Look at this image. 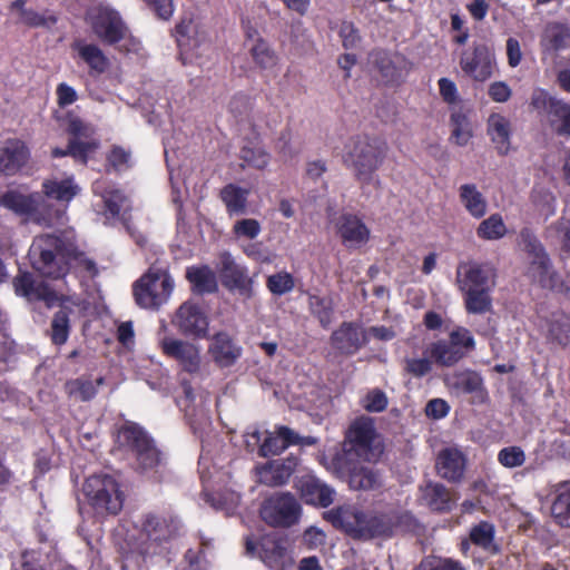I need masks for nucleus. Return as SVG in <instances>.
I'll return each instance as SVG.
<instances>
[{"instance_id":"obj_38","label":"nucleus","mask_w":570,"mask_h":570,"mask_svg":"<svg viewBox=\"0 0 570 570\" xmlns=\"http://www.w3.org/2000/svg\"><path fill=\"white\" fill-rule=\"evenodd\" d=\"M551 515L561 528H570V481L558 484L551 504Z\"/></svg>"},{"instance_id":"obj_58","label":"nucleus","mask_w":570,"mask_h":570,"mask_svg":"<svg viewBox=\"0 0 570 570\" xmlns=\"http://www.w3.org/2000/svg\"><path fill=\"white\" fill-rule=\"evenodd\" d=\"M521 243L530 257L547 252L542 243L530 228H522L520 232Z\"/></svg>"},{"instance_id":"obj_42","label":"nucleus","mask_w":570,"mask_h":570,"mask_svg":"<svg viewBox=\"0 0 570 570\" xmlns=\"http://www.w3.org/2000/svg\"><path fill=\"white\" fill-rule=\"evenodd\" d=\"M450 124L452 127L451 138L458 146L468 145L472 138V127L469 119V110L463 107L453 108L450 117Z\"/></svg>"},{"instance_id":"obj_52","label":"nucleus","mask_w":570,"mask_h":570,"mask_svg":"<svg viewBox=\"0 0 570 570\" xmlns=\"http://www.w3.org/2000/svg\"><path fill=\"white\" fill-rule=\"evenodd\" d=\"M549 335L559 345L567 346L570 343V317L562 315L554 318L550 324Z\"/></svg>"},{"instance_id":"obj_50","label":"nucleus","mask_w":570,"mask_h":570,"mask_svg":"<svg viewBox=\"0 0 570 570\" xmlns=\"http://www.w3.org/2000/svg\"><path fill=\"white\" fill-rule=\"evenodd\" d=\"M254 102L255 99L252 96L245 92H237L232 97L228 109L236 119L242 121L250 115Z\"/></svg>"},{"instance_id":"obj_12","label":"nucleus","mask_w":570,"mask_h":570,"mask_svg":"<svg viewBox=\"0 0 570 570\" xmlns=\"http://www.w3.org/2000/svg\"><path fill=\"white\" fill-rule=\"evenodd\" d=\"M530 107L558 135L570 136V105L543 88L533 90Z\"/></svg>"},{"instance_id":"obj_64","label":"nucleus","mask_w":570,"mask_h":570,"mask_svg":"<svg viewBox=\"0 0 570 570\" xmlns=\"http://www.w3.org/2000/svg\"><path fill=\"white\" fill-rule=\"evenodd\" d=\"M560 238V252L562 258L570 257V220L560 223L557 227Z\"/></svg>"},{"instance_id":"obj_30","label":"nucleus","mask_w":570,"mask_h":570,"mask_svg":"<svg viewBox=\"0 0 570 570\" xmlns=\"http://www.w3.org/2000/svg\"><path fill=\"white\" fill-rule=\"evenodd\" d=\"M528 275L542 288L557 289L560 285L559 273L547 252L530 257Z\"/></svg>"},{"instance_id":"obj_63","label":"nucleus","mask_w":570,"mask_h":570,"mask_svg":"<svg viewBox=\"0 0 570 570\" xmlns=\"http://www.w3.org/2000/svg\"><path fill=\"white\" fill-rule=\"evenodd\" d=\"M450 412V406L446 401L442 399L430 400L425 406V414L434 420L445 417Z\"/></svg>"},{"instance_id":"obj_48","label":"nucleus","mask_w":570,"mask_h":570,"mask_svg":"<svg viewBox=\"0 0 570 570\" xmlns=\"http://www.w3.org/2000/svg\"><path fill=\"white\" fill-rule=\"evenodd\" d=\"M308 306L312 315L318 320L321 326L327 328L333 315L331 302L318 295H309Z\"/></svg>"},{"instance_id":"obj_10","label":"nucleus","mask_w":570,"mask_h":570,"mask_svg":"<svg viewBox=\"0 0 570 570\" xmlns=\"http://www.w3.org/2000/svg\"><path fill=\"white\" fill-rule=\"evenodd\" d=\"M117 442L134 455L141 472L155 470L160 464L161 453L155 441L137 423L124 424L118 432Z\"/></svg>"},{"instance_id":"obj_18","label":"nucleus","mask_w":570,"mask_h":570,"mask_svg":"<svg viewBox=\"0 0 570 570\" xmlns=\"http://www.w3.org/2000/svg\"><path fill=\"white\" fill-rule=\"evenodd\" d=\"M460 67L468 77L483 82L493 75L494 55L485 43H474L462 51Z\"/></svg>"},{"instance_id":"obj_9","label":"nucleus","mask_w":570,"mask_h":570,"mask_svg":"<svg viewBox=\"0 0 570 570\" xmlns=\"http://www.w3.org/2000/svg\"><path fill=\"white\" fill-rule=\"evenodd\" d=\"M302 512L301 502L289 491H276L264 497L258 509L261 520L274 529L292 528L299 522Z\"/></svg>"},{"instance_id":"obj_27","label":"nucleus","mask_w":570,"mask_h":570,"mask_svg":"<svg viewBox=\"0 0 570 570\" xmlns=\"http://www.w3.org/2000/svg\"><path fill=\"white\" fill-rule=\"evenodd\" d=\"M297 465L296 459L272 460L256 468L258 482L267 487H281L288 482Z\"/></svg>"},{"instance_id":"obj_22","label":"nucleus","mask_w":570,"mask_h":570,"mask_svg":"<svg viewBox=\"0 0 570 570\" xmlns=\"http://www.w3.org/2000/svg\"><path fill=\"white\" fill-rule=\"evenodd\" d=\"M31 158L27 142L19 138L0 141V174L14 176L26 167Z\"/></svg>"},{"instance_id":"obj_47","label":"nucleus","mask_w":570,"mask_h":570,"mask_svg":"<svg viewBox=\"0 0 570 570\" xmlns=\"http://www.w3.org/2000/svg\"><path fill=\"white\" fill-rule=\"evenodd\" d=\"M266 287L273 295L282 296L294 289L295 278L286 271L277 272L267 277Z\"/></svg>"},{"instance_id":"obj_5","label":"nucleus","mask_w":570,"mask_h":570,"mask_svg":"<svg viewBox=\"0 0 570 570\" xmlns=\"http://www.w3.org/2000/svg\"><path fill=\"white\" fill-rule=\"evenodd\" d=\"M177 515L166 511H149L141 515L139 552L144 557L161 554L180 535Z\"/></svg>"},{"instance_id":"obj_61","label":"nucleus","mask_w":570,"mask_h":570,"mask_svg":"<svg viewBox=\"0 0 570 570\" xmlns=\"http://www.w3.org/2000/svg\"><path fill=\"white\" fill-rule=\"evenodd\" d=\"M340 37L345 49H353L357 46L361 38L357 28L353 22H343L340 29Z\"/></svg>"},{"instance_id":"obj_56","label":"nucleus","mask_w":570,"mask_h":570,"mask_svg":"<svg viewBox=\"0 0 570 570\" xmlns=\"http://www.w3.org/2000/svg\"><path fill=\"white\" fill-rule=\"evenodd\" d=\"M233 233L238 237L254 239L261 233V224L254 218H244L235 223Z\"/></svg>"},{"instance_id":"obj_60","label":"nucleus","mask_w":570,"mask_h":570,"mask_svg":"<svg viewBox=\"0 0 570 570\" xmlns=\"http://www.w3.org/2000/svg\"><path fill=\"white\" fill-rule=\"evenodd\" d=\"M130 153L121 146H112L109 154L107 155L108 164L116 170L119 171L124 168L129 167Z\"/></svg>"},{"instance_id":"obj_55","label":"nucleus","mask_w":570,"mask_h":570,"mask_svg":"<svg viewBox=\"0 0 570 570\" xmlns=\"http://www.w3.org/2000/svg\"><path fill=\"white\" fill-rule=\"evenodd\" d=\"M238 495L234 491H214L206 493V501L216 510H226L234 505Z\"/></svg>"},{"instance_id":"obj_17","label":"nucleus","mask_w":570,"mask_h":570,"mask_svg":"<svg viewBox=\"0 0 570 570\" xmlns=\"http://www.w3.org/2000/svg\"><path fill=\"white\" fill-rule=\"evenodd\" d=\"M257 548L259 559L272 570H285L293 563L283 538L265 535L258 544L249 538L246 539L245 549L247 554L254 556Z\"/></svg>"},{"instance_id":"obj_19","label":"nucleus","mask_w":570,"mask_h":570,"mask_svg":"<svg viewBox=\"0 0 570 570\" xmlns=\"http://www.w3.org/2000/svg\"><path fill=\"white\" fill-rule=\"evenodd\" d=\"M161 353L167 358L176 361L183 371L195 374L200 368V351L199 347L188 341L165 336L159 341Z\"/></svg>"},{"instance_id":"obj_39","label":"nucleus","mask_w":570,"mask_h":570,"mask_svg":"<svg viewBox=\"0 0 570 570\" xmlns=\"http://www.w3.org/2000/svg\"><path fill=\"white\" fill-rule=\"evenodd\" d=\"M72 313L71 307L61 305L53 314L49 331V337L53 345L61 346L67 343L71 332L70 315Z\"/></svg>"},{"instance_id":"obj_59","label":"nucleus","mask_w":570,"mask_h":570,"mask_svg":"<svg viewBox=\"0 0 570 570\" xmlns=\"http://www.w3.org/2000/svg\"><path fill=\"white\" fill-rule=\"evenodd\" d=\"M455 386L463 393L471 394L481 389L482 379L474 372L461 373L456 376Z\"/></svg>"},{"instance_id":"obj_8","label":"nucleus","mask_w":570,"mask_h":570,"mask_svg":"<svg viewBox=\"0 0 570 570\" xmlns=\"http://www.w3.org/2000/svg\"><path fill=\"white\" fill-rule=\"evenodd\" d=\"M174 289V281L164 266L153 264L132 285L135 302L141 308L158 309Z\"/></svg>"},{"instance_id":"obj_16","label":"nucleus","mask_w":570,"mask_h":570,"mask_svg":"<svg viewBox=\"0 0 570 570\" xmlns=\"http://www.w3.org/2000/svg\"><path fill=\"white\" fill-rule=\"evenodd\" d=\"M171 324L185 337L191 340L209 337V318L203 307L194 301H186L177 308Z\"/></svg>"},{"instance_id":"obj_4","label":"nucleus","mask_w":570,"mask_h":570,"mask_svg":"<svg viewBox=\"0 0 570 570\" xmlns=\"http://www.w3.org/2000/svg\"><path fill=\"white\" fill-rule=\"evenodd\" d=\"M494 272L476 262L461 263L456 269V283L468 314L480 315L492 311Z\"/></svg>"},{"instance_id":"obj_62","label":"nucleus","mask_w":570,"mask_h":570,"mask_svg":"<svg viewBox=\"0 0 570 570\" xmlns=\"http://www.w3.org/2000/svg\"><path fill=\"white\" fill-rule=\"evenodd\" d=\"M489 97L495 102H507L512 95L511 88L504 81H494L489 86Z\"/></svg>"},{"instance_id":"obj_34","label":"nucleus","mask_w":570,"mask_h":570,"mask_svg":"<svg viewBox=\"0 0 570 570\" xmlns=\"http://www.w3.org/2000/svg\"><path fill=\"white\" fill-rule=\"evenodd\" d=\"M41 195L55 199L60 204L68 205L80 191L72 176L63 179H46L42 183Z\"/></svg>"},{"instance_id":"obj_6","label":"nucleus","mask_w":570,"mask_h":570,"mask_svg":"<svg viewBox=\"0 0 570 570\" xmlns=\"http://www.w3.org/2000/svg\"><path fill=\"white\" fill-rule=\"evenodd\" d=\"M95 36L106 46L117 47L119 52H136L139 41L130 35L120 13L109 7H98L89 17Z\"/></svg>"},{"instance_id":"obj_33","label":"nucleus","mask_w":570,"mask_h":570,"mask_svg":"<svg viewBox=\"0 0 570 570\" xmlns=\"http://www.w3.org/2000/svg\"><path fill=\"white\" fill-rule=\"evenodd\" d=\"M105 384V377L99 376L95 381L89 375H81L68 380L63 390L70 400L90 402L98 394V389Z\"/></svg>"},{"instance_id":"obj_3","label":"nucleus","mask_w":570,"mask_h":570,"mask_svg":"<svg viewBox=\"0 0 570 570\" xmlns=\"http://www.w3.org/2000/svg\"><path fill=\"white\" fill-rule=\"evenodd\" d=\"M389 149L385 139L358 134L352 136L345 144L342 160L344 166L352 170L362 188L372 184L380 186V179L375 176L383 166Z\"/></svg>"},{"instance_id":"obj_45","label":"nucleus","mask_w":570,"mask_h":570,"mask_svg":"<svg viewBox=\"0 0 570 570\" xmlns=\"http://www.w3.org/2000/svg\"><path fill=\"white\" fill-rule=\"evenodd\" d=\"M508 229L500 214L495 213L483 219L478 228L476 235L483 240H498L505 236Z\"/></svg>"},{"instance_id":"obj_37","label":"nucleus","mask_w":570,"mask_h":570,"mask_svg":"<svg viewBox=\"0 0 570 570\" xmlns=\"http://www.w3.org/2000/svg\"><path fill=\"white\" fill-rule=\"evenodd\" d=\"M469 540L475 547L481 548L490 554H499L501 547L495 542V527L489 521H480L471 527Z\"/></svg>"},{"instance_id":"obj_35","label":"nucleus","mask_w":570,"mask_h":570,"mask_svg":"<svg viewBox=\"0 0 570 570\" xmlns=\"http://www.w3.org/2000/svg\"><path fill=\"white\" fill-rule=\"evenodd\" d=\"M186 279L195 294H213L218 291L215 273L208 265H194L186 268Z\"/></svg>"},{"instance_id":"obj_15","label":"nucleus","mask_w":570,"mask_h":570,"mask_svg":"<svg viewBox=\"0 0 570 570\" xmlns=\"http://www.w3.org/2000/svg\"><path fill=\"white\" fill-rule=\"evenodd\" d=\"M376 438L373 420L365 416L357 417L345 433L344 450L364 461H376L382 454V448L375 444Z\"/></svg>"},{"instance_id":"obj_41","label":"nucleus","mask_w":570,"mask_h":570,"mask_svg":"<svg viewBox=\"0 0 570 570\" xmlns=\"http://www.w3.org/2000/svg\"><path fill=\"white\" fill-rule=\"evenodd\" d=\"M460 200L466 212L474 218H482L487 214V200L474 184H464L459 189Z\"/></svg>"},{"instance_id":"obj_14","label":"nucleus","mask_w":570,"mask_h":570,"mask_svg":"<svg viewBox=\"0 0 570 570\" xmlns=\"http://www.w3.org/2000/svg\"><path fill=\"white\" fill-rule=\"evenodd\" d=\"M475 350V340L466 327L456 326L449 334V340H438L429 346L430 357L443 367L459 363L468 353Z\"/></svg>"},{"instance_id":"obj_2","label":"nucleus","mask_w":570,"mask_h":570,"mask_svg":"<svg viewBox=\"0 0 570 570\" xmlns=\"http://www.w3.org/2000/svg\"><path fill=\"white\" fill-rule=\"evenodd\" d=\"M30 266L41 278L61 281L73 271L98 275L97 264L65 233H42L33 237L28 250Z\"/></svg>"},{"instance_id":"obj_53","label":"nucleus","mask_w":570,"mask_h":570,"mask_svg":"<svg viewBox=\"0 0 570 570\" xmlns=\"http://www.w3.org/2000/svg\"><path fill=\"white\" fill-rule=\"evenodd\" d=\"M240 158L256 169H264L269 163L271 155L261 147L244 146L240 149Z\"/></svg>"},{"instance_id":"obj_1","label":"nucleus","mask_w":570,"mask_h":570,"mask_svg":"<svg viewBox=\"0 0 570 570\" xmlns=\"http://www.w3.org/2000/svg\"><path fill=\"white\" fill-rule=\"evenodd\" d=\"M324 520L354 540H389L396 535H421L423 523L407 509L386 503L372 510H361L351 504L338 505L323 514Z\"/></svg>"},{"instance_id":"obj_25","label":"nucleus","mask_w":570,"mask_h":570,"mask_svg":"<svg viewBox=\"0 0 570 570\" xmlns=\"http://www.w3.org/2000/svg\"><path fill=\"white\" fill-rule=\"evenodd\" d=\"M337 234L347 248H360L370 239L368 227L353 214H343L336 222Z\"/></svg>"},{"instance_id":"obj_43","label":"nucleus","mask_w":570,"mask_h":570,"mask_svg":"<svg viewBox=\"0 0 570 570\" xmlns=\"http://www.w3.org/2000/svg\"><path fill=\"white\" fill-rule=\"evenodd\" d=\"M27 0H14L10 4L11 11L19 13L20 22L29 28L49 27L57 22L55 16L46 17L33 9L26 8Z\"/></svg>"},{"instance_id":"obj_36","label":"nucleus","mask_w":570,"mask_h":570,"mask_svg":"<svg viewBox=\"0 0 570 570\" xmlns=\"http://www.w3.org/2000/svg\"><path fill=\"white\" fill-rule=\"evenodd\" d=\"M488 135L500 155L510 150L511 122L501 114H491L488 118Z\"/></svg>"},{"instance_id":"obj_21","label":"nucleus","mask_w":570,"mask_h":570,"mask_svg":"<svg viewBox=\"0 0 570 570\" xmlns=\"http://www.w3.org/2000/svg\"><path fill=\"white\" fill-rule=\"evenodd\" d=\"M70 48L76 62L85 65L90 77L98 78L110 69L111 62L98 45L76 39Z\"/></svg>"},{"instance_id":"obj_49","label":"nucleus","mask_w":570,"mask_h":570,"mask_svg":"<svg viewBox=\"0 0 570 570\" xmlns=\"http://www.w3.org/2000/svg\"><path fill=\"white\" fill-rule=\"evenodd\" d=\"M415 570H466L460 560L429 556L421 560Z\"/></svg>"},{"instance_id":"obj_31","label":"nucleus","mask_w":570,"mask_h":570,"mask_svg":"<svg viewBox=\"0 0 570 570\" xmlns=\"http://www.w3.org/2000/svg\"><path fill=\"white\" fill-rule=\"evenodd\" d=\"M539 45L543 55H556L570 46V28L562 22H548L542 30Z\"/></svg>"},{"instance_id":"obj_51","label":"nucleus","mask_w":570,"mask_h":570,"mask_svg":"<svg viewBox=\"0 0 570 570\" xmlns=\"http://www.w3.org/2000/svg\"><path fill=\"white\" fill-rule=\"evenodd\" d=\"M432 362V357H405L403 360V370L412 377L422 379L431 373L433 368Z\"/></svg>"},{"instance_id":"obj_28","label":"nucleus","mask_w":570,"mask_h":570,"mask_svg":"<svg viewBox=\"0 0 570 570\" xmlns=\"http://www.w3.org/2000/svg\"><path fill=\"white\" fill-rule=\"evenodd\" d=\"M466 459L464 454L453 448H446L439 452L435 468L438 474L450 482H459L464 475Z\"/></svg>"},{"instance_id":"obj_24","label":"nucleus","mask_w":570,"mask_h":570,"mask_svg":"<svg viewBox=\"0 0 570 570\" xmlns=\"http://www.w3.org/2000/svg\"><path fill=\"white\" fill-rule=\"evenodd\" d=\"M332 347L342 355L351 356L357 353L366 343L365 331L354 322H343L330 337Z\"/></svg>"},{"instance_id":"obj_44","label":"nucleus","mask_w":570,"mask_h":570,"mask_svg":"<svg viewBox=\"0 0 570 570\" xmlns=\"http://www.w3.org/2000/svg\"><path fill=\"white\" fill-rule=\"evenodd\" d=\"M348 484L354 490H375L381 485L380 474L373 468L354 466L348 474Z\"/></svg>"},{"instance_id":"obj_54","label":"nucleus","mask_w":570,"mask_h":570,"mask_svg":"<svg viewBox=\"0 0 570 570\" xmlns=\"http://www.w3.org/2000/svg\"><path fill=\"white\" fill-rule=\"evenodd\" d=\"M498 462L508 469L519 468L525 462V453L520 446H507L499 451Z\"/></svg>"},{"instance_id":"obj_32","label":"nucleus","mask_w":570,"mask_h":570,"mask_svg":"<svg viewBox=\"0 0 570 570\" xmlns=\"http://www.w3.org/2000/svg\"><path fill=\"white\" fill-rule=\"evenodd\" d=\"M421 500L431 511L439 513L450 512L455 504L452 492L444 484L431 481L421 487Z\"/></svg>"},{"instance_id":"obj_11","label":"nucleus","mask_w":570,"mask_h":570,"mask_svg":"<svg viewBox=\"0 0 570 570\" xmlns=\"http://www.w3.org/2000/svg\"><path fill=\"white\" fill-rule=\"evenodd\" d=\"M67 134L70 136L66 148L55 147L51 149L52 158L71 157L75 161L86 166L89 161V155L95 153L100 142L92 138L94 129L79 117H72L68 120Z\"/></svg>"},{"instance_id":"obj_13","label":"nucleus","mask_w":570,"mask_h":570,"mask_svg":"<svg viewBox=\"0 0 570 570\" xmlns=\"http://www.w3.org/2000/svg\"><path fill=\"white\" fill-rule=\"evenodd\" d=\"M0 207L40 225H50L52 222L51 206L38 191L24 195L18 189H8L0 196Z\"/></svg>"},{"instance_id":"obj_40","label":"nucleus","mask_w":570,"mask_h":570,"mask_svg":"<svg viewBox=\"0 0 570 570\" xmlns=\"http://www.w3.org/2000/svg\"><path fill=\"white\" fill-rule=\"evenodd\" d=\"M249 191L236 184H227L220 189L219 197L229 216L243 215L246 213L247 197Z\"/></svg>"},{"instance_id":"obj_29","label":"nucleus","mask_w":570,"mask_h":570,"mask_svg":"<svg viewBox=\"0 0 570 570\" xmlns=\"http://www.w3.org/2000/svg\"><path fill=\"white\" fill-rule=\"evenodd\" d=\"M296 488L307 504L327 508L334 501V489L315 476L302 478Z\"/></svg>"},{"instance_id":"obj_23","label":"nucleus","mask_w":570,"mask_h":570,"mask_svg":"<svg viewBox=\"0 0 570 570\" xmlns=\"http://www.w3.org/2000/svg\"><path fill=\"white\" fill-rule=\"evenodd\" d=\"M208 345V354L219 368L234 366L243 355V347L227 332L215 333Z\"/></svg>"},{"instance_id":"obj_7","label":"nucleus","mask_w":570,"mask_h":570,"mask_svg":"<svg viewBox=\"0 0 570 570\" xmlns=\"http://www.w3.org/2000/svg\"><path fill=\"white\" fill-rule=\"evenodd\" d=\"M82 493L97 517L116 515L124 505V494L117 480L108 474H95L86 479Z\"/></svg>"},{"instance_id":"obj_57","label":"nucleus","mask_w":570,"mask_h":570,"mask_svg":"<svg viewBox=\"0 0 570 570\" xmlns=\"http://www.w3.org/2000/svg\"><path fill=\"white\" fill-rule=\"evenodd\" d=\"M387 397L385 393L379 389L370 391L363 403V407L371 413L383 412L387 407Z\"/></svg>"},{"instance_id":"obj_26","label":"nucleus","mask_w":570,"mask_h":570,"mask_svg":"<svg viewBox=\"0 0 570 570\" xmlns=\"http://www.w3.org/2000/svg\"><path fill=\"white\" fill-rule=\"evenodd\" d=\"M220 278L223 285L230 289H238L240 293L250 292L253 281L248 276L245 266L237 264L228 252L220 255Z\"/></svg>"},{"instance_id":"obj_20","label":"nucleus","mask_w":570,"mask_h":570,"mask_svg":"<svg viewBox=\"0 0 570 570\" xmlns=\"http://www.w3.org/2000/svg\"><path fill=\"white\" fill-rule=\"evenodd\" d=\"M14 292L29 302H43L48 307L53 306L60 298L57 292L43 279L28 271H19L13 278Z\"/></svg>"},{"instance_id":"obj_46","label":"nucleus","mask_w":570,"mask_h":570,"mask_svg":"<svg viewBox=\"0 0 570 570\" xmlns=\"http://www.w3.org/2000/svg\"><path fill=\"white\" fill-rule=\"evenodd\" d=\"M249 52L255 65L261 69H268L277 63L275 51L271 48L268 42L261 37L256 39Z\"/></svg>"}]
</instances>
